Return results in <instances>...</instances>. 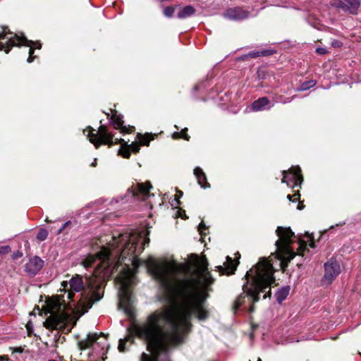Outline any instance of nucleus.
Instances as JSON below:
<instances>
[{
	"label": "nucleus",
	"mask_w": 361,
	"mask_h": 361,
	"mask_svg": "<svg viewBox=\"0 0 361 361\" xmlns=\"http://www.w3.org/2000/svg\"><path fill=\"white\" fill-rule=\"evenodd\" d=\"M190 263L149 258L146 265L157 280L169 305L149 314L135 324L130 333L144 341L151 355L143 353L141 361H170V350L185 341L191 329L192 315L205 319L208 313L203 305L214 281L207 270L205 257L191 255Z\"/></svg>",
	"instance_id": "obj_1"
},
{
	"label": "nucleus",
	"mask_w": 361,
	"mask_h": 361,
	"mask_svg": "<svg viewBox=\"0 0 361 361\" xmlns=\"http://www.w3.org/2000/svg\"><path fill=\"white\" fill-rule=\"evenodd\" d=\"M145 231L132 234L123 233L118 237H113L108 247L103 246L97 255H88L82 259L81 264L85 269L91 267L98 259L102 261L105 268L113 266L116 269L123 263L125 267L116 277L119 285V307L130 318L134 317L133 298L130 287L135 283V273L130 268V264L135 268L140 266L137 256L144 250V246L149 243Z\"/></svg>",
	"instance_id": "obj_2"
},
{
	"label": "nucleus",
	"mask_w": 361,
	"mask_h": 361,
	"mask_svg": "<svg viewBox=\"0 0 361 361\" xmlns=\"http://www.w3.org/2000/svg\"><path fill=\"white\" fill-rule=\"evenodd\" d=\"M274 270L272 264L265 258H262L259 262L247 271L245 283L243 286V293L235 300L233 310L235 312L245 302L246 296L250 300L256 302L259 300V294L264 293V299L271 296L270 286L274 281Z\"/></svg>",
	"instance_id": "obj_3"
},
{
	"label": "nucleus",
	"mask_w": 361,
	"mask_h": 361,
	"mask_svg": "<svg viewBox=\"0 0 361 361\" xmlns=\"http://www.w3.org/2000/svg\"><path fill=\"white\" fill-rule=\"evenodd\" d=\"M85 279L86 286L84 285L82 276L78 274H75L71 279L69 281L71 290L68 291L67 298L72 300L74 296L73 291L80 293L78 295L79 302L85 312H87L92 307L94 302L102 298L104 286L102 281L94 275L86 276Z\"/></svg>",
	"instance_id": "obj_4"
},
{
	"label": "nucleus",
	"mask_w": 361,
	"mask_h": 361,
	"mask_svg": "<svg viewBox=\"0 0 361 361\" xmlns=\"http://www.w3.org/2000/svg\"><path fill=\"white\" fill-rule=\"evenodd\" d=\"M279 239L276 241V257L280 260V266L283 271L287 268L288 263L295 257L296 254L302 255V252L307 249V244L305 241L300 240V247L297 252H295L290 247L293 243L294 233L290 228L279 226L276 231Z\"/></svg>",
	"instance_id": "obj_5"
},
{
	"label": "nucleus",
	"mask_w": 361,
	"mask_h": 361,
	"mask_svg": "<svg viewBox=\"0 0 361 361\" xmlns=\"http://www.w3.org/2000/svg\"><path fill=\"white\" fill-rule=\"evenodd\" d=\"M94 130L90 127L88 130H84L83 133L97 149H98L102 144L112 146L114 144L119 143L121 145V147L118 151V154L124 158L128 159L130 157V152L129 145L128 147H124V146H127V142L123 139H116L114 142L113 135L107 131L106 126L102 125L96 133H94Z\"/></svg>",
	"instance_id": "obj_6"
},
{
	"label": "nucleus",
	"mask_w": 361,
	"mask_h": 361,
	"mask_svg": "<svg viewBox=\"0 0 361 361\" xmlns=\"http://www.w3.org/2000/svg\"><path fill=\"white\" fill-rule=\"evenodd\" d=\"M20 43H23L25 46L30 47L27 62L31 63L35 58L32 56L34 53L32 46L37 44V48L40 49L41 44L38 42H34L27 40L23 35L19 36L17 34H13L10 32L7 27H3L2 29L0 30V51L4 50L6 54H8L13 47L19 46Z\"/></svg>",
	"instance_id": "obj_7"
},
{
	"label": "nucleus",
	"mask_w": 361,
	"mask_h": 361,
	"mask_svg": "<svg viewBox=\"0 0 361 361\" xmlns=\"http://www.w3.org/2000/svg\"><path fill=\"white\" fill-rule=\"evenodd\" d=\"M49 317L46 319L44 326L46 328L60 329L63 326L66 315L61 312V305L59 301H49L47 303Z\"/></svg>",
	"instance_id": "obj_8"
},
{
	"label": "nucleus",
	"mask_w": 361,
	"mask_h": 361,
	"mask_svg": "<svg viewBox=\"0 0 361 361\" xmlns=\"http://www.w3.org/2000/svg\"><path fill=\"white\" fill-rule=\"evenodd\" d=\"M300 168L297 166L291 167L288 171H283L282 183H286L289 186H299L302 183L303 178L300 173Z\"/></svg>",
	"instance_id": "obj_9"
},
{
	"label": "nucleus",
	"mask_w": 361,
	"mask_h": 361,
	"mask_svg": "<svg viewBox=\"0 0 361 361\" xmlns=\"http://www.w3.org/2000/svg\"><path fill=\"white\" fill-rule=\"evenodd\" d=\"M341 267L339 263L331 259L324 264V275L322 281L326 284H331L332 281L339 275Z\"/></svg>",
	"instance_id": "obj_10"
},
{
	"label": "nucleus",
	"mask_w": 361,
	"mask_h": 361,
	"mask_svg": "<svg viewBox=\"0 0 361 361\" xmlns=\"http://www.w3.org/2000/svg\"><path fill=\"white\" fill-rule=\"evenodd\" d=\"M331 5L351 14H356L360 3L358 0H332Z\"/></svg>",
	"instance_id": "obj_11"
},
{
	"label": "nucleus",
	"mask_w": 361,
	"mask_h": 361,
	"mask_svg": "<svg viewBox=\"0 0 361 361\" xmlns=\"http://www.w3.org/2000/svg\"><path fill=\"white\" fill-rule=\"evenodd\" d=\"M44 261L39 257L30 258L25 265V272L30 276H35L43 267Z\"/></svg>",
	"instance_id": "obj_12"
},
{
	"label": "nucleus",
	"mask_w": 361,
	"mask_h": 361,
	"mask_svg": "<svg viewBox=\"0 0 361 361\" xmlns=\"http://www.w3.org/2000/svg\"><path fill=\"white\" fill-rule=\"evenodd\" d=\"M249 13L241 8H232L226 10L224 13L226 18L232 20H240L245 19L248 17Z\"/></svg>",
	"instance_id": "obj_13"
},
{
	"label": "nucleus",
	"mask_w": 361,
	"mask_h": 361,
	"mask_svg": "<svg viewBox=\"0 0 361 361\" xmlns=\"http://www.w3.org/2000/svg\"><path fill=\"white\" fill-rule=\"evenodd\" d=\"M111 123L116 129H120L122 133H128L134 130L133 126H123V121L121 116L117 115L114 111L111 116Z\"/></svg>",
	"instance_id": "obj_14"
},
{
	"label": "nucleus",
	"mask_w": 361,
	"mask_h": 361,
	"mask_svg": "<svg viewBox=\"0 0 361 361\" xmlns=\"http://www.w3.org/2000/svg\"><path fill=\"white\" fill-rule=\"evenodd\" d=\"M152 188V186L149 183H146L145 184L138 183L135 186L132 188V189H129V192L133 197H138V195L140 194L144 197H145L149 192V190Z\"/></svg>",
	"instance_id": "obj_15"
},
{
	"label": "nucleus",
	"mask_w": 361,
	"mask_h": 361,
	"mask_svg": "<svg viewBox=\"0 0 361 361\" xmlns=\"http://www.w3.org/2000/svg\"><path fill=\"white\" fill-rule=\"evenodd\" d=\"M216 269L221 275H229L233 274L234 271L235 270V266L232 258L229 256H227L226 261L224 263V265L217 266Z\"/></svg>",
	"instance_id": "obj_16"
},
{
	"label": "nucleus",
	"mask_w": 361,
	"mask_h": 361,
	"mask_svg": "<svg viewBox=\"0 0 361 361\" xmlns=\"http://www.w3.org/2000/svg\"><path fill=\"white\" fill-rule=\"evenodd\" d=\"M102 335V333L99 335H97V334H89L85 339L81 340L78 342L80 348L81 350H85L90 348L96 342L99 336Z\"/></svg>",
	"instance_id": "obj_17"
},
{
	"label": "nucleus",
	"mask_w": 361,
	"mask_h": 361,
	"mask_svg": "<svg viewBox=\"0 0 361 361\" xmlns=\"http://www.w3.org/2000/svg\"><path fill=\"white\" fill-rule=\"evenodd\" d=\"M194 175L195 176L198 184L203 188L210 187L209 183L207 181V177L202 169L200 167H196L194 169Z\"/></svg>",
	"instance_id": "obj_18"
},
{
	"label": "nucleus",
	"mask_w": 361,
	"mask_h": 361,
	"mask_svg": "<svg viewBox=\"0 0 361 361\" xmlns=\"http://www.w3.org/2000/svg\"><path fill=\"white\" fill-rule=\"evenodd\" d=\"M269 104V100L264 97L252 102L251 108L254 111H262L266 109V106H268Z\"/></svg>",
	"instance_id": "obj_19"
},
{
	"label": "nucleus",
	"mask_w": 361,
	"mask_h": 361,
	"mask_svg": "<svg viewBox=\"0 0 361 361\" xmlns=\"http://www.w3.org/2000/svg\"><path fill=\"white\" fill-rule=\"evenodd\" d=\"M195 9L192 6H186L183 8L178 13V18H185L192 16L195 13Z\"/></svg>",
	"instance_id": "obj_20"
},
{
	"label": "nucleus",
	"mask_w": 361,
	"mask_h": 361,
	"mask_svg": "<svg viewBox=\"0 0 361 361\" xmlns=\"http://www.w3.org/2000/svg\"><path fill=\"white\" fill-rule=\"evenodd\" d=\"M290 288L288 286L280 288L276 293V300L279 303H281L288 295Z\"/></svg>",
	"instance_id": "obj_21"
},
{
	"label": "nucleus",
	"mask_w": 361,
	"mask_h": 361,
	"mask_svg": "<svg viewBox=\"0 0 361 361\" xmlns=\"http://www.w3.org/2000/svg\"><path fill=\"white\" fill-rule=\"evenodd\" d=\"M139 142L142 145H149V142L153 139V136L150 134H145L144 135L138 134Z\"/></svg>",
	"instance_id": "obj_22"
},
{
	"label": "nucleus",
	"mask_w": 361,
	"mask_h": 361,
	"mask_svg": "<svg viewBox=\"0 0 361 361\" xmlns=\"http://www.w3.org/2000/svg\"><path fill=\"white\" fill-rule=\"evenodd\" d=\"M274 53L271 50H263L261 51H253L248 54V56L251 58H257L259 56H266L271 55Z\"/></svg>",
	"instance_id": "obj_23"
},
{
	"label": "nucleus",
	"mask_w": 361,
	"mask_h": 361,
	"mask_svg": "<svg viewBox=\"0 0 361 361\" xmlns=\"http://www.w3.org/2000/svg\"><path fill=\"white\" fill-rule=\"evenodd\" d=\"M133 340V335H128L123 339H120L118 344V350L120 352H124L126 350L125 344L126 342L130 341L132 342Z\"/></svg>",
	"instance_id": "obj_24"
},
{
	"label": "nucleus",
	"mask_w": 361,
	"mask_h": 361,
	"mask_svg": "<svg viewBox=\"0 0 361 361\" xmlns=\"http://www.w3.org/2000/svg\"><path fill=\"white\" fill-rule=\"evenodd\" d=\"M316 85V81L315 80H309V81H306V82H304L300 87L298 88V91H305V90H307L308 89H310V87H314V85Z\"/></svg>",
	"instance_id": "obj_25"
},
{
	"label": "nucleus",
	"mask_w": 361,
	"mask_h": 361,
	"mask_svg": "<svg viewBox=\"0 0 361 361\" xmlns=\"http://www.w3.org/2000/svg\"><path fill=\"white\" fill-rule=\"evenodd\" d=\"M187 130H188V129L185 128L183 130H182L180 133L175 132L173 134V137L174 139H178V138L181 137L185 140H189L190 136L186 133Z\"/></svg>",
	"instance_id": "obj_26"
},
{
	"label": "nucleus",
	"mask_w": 361,
	"mask_h": 361,
	"mask_svg": "<svg viewBox=\"0 0 361 361\" xmlns=\"http://www.w3.org/2000/svg\"><path fill=\"white\" fill-rule=\"evenodd\" d=\"M47 235H48V233L47 231V230L45 229H41L37 235V238L39 240H44L47 238Z\"/></svg>",
	"instance_id": "obj_27"
},
{
	"label": "nucleus",
	"mask_w": 361,
	"mask_h": 361,
	"mask_svg": "<svg viewBox=\"0 0 361 361\" xmlns=\"http://www.w3.org/2000/svg\"><path fill=\"white\" fill-rule=\"evenodd\" d=\"M11 251V249L8 245L0 246V257H3L4 255L9 253Z\"/></svg>",
	"instance_id": "obj_28"
},
{
	"label": "nucleus",
	"mask_w": 361,
	"mask_h": 361,
	"mask_svg": "<svg viewBox=\"0 0 361 361\" xmlns=\"http://www.w3.org/2000/svg\"><path fill=\"white\" fill-rule=\"evenodd\" d=\"M174 13V8L173 7H166L164 10V13L167 17H171Z\"/></svg>",
	"instance_id": "obj_29"
},
{
	"label": "nucleus",
	"mask_w": 361,
	"mask_h": 361,
	"mask_svg": "<svg viewBox=\"0 0 361 361\" xmlns=\"http://www.w3.org/2000/svg\"><path fill=\"white\" fill-rule=\"evenodd\" d=\"M129 148L134 152H138L140 150V145L137 143L133 142L130 145H129Z\"/></svg>",
	"instance_id": "obj_30"
},
{
	"label": "nucleus",
	"mask_w": 361,
	"mask_h": 361,
	"mask_svg": "<svg viewBox=\"0 0 361 361\" xmlns=\"http://www.w3.org/2000/svg\"><path fill=\"white\" fill-rule=\"evenodd\" d=\"M316 52L318 54L324 55V54H326L327 53V50L325 48L318 47V48L316 49Z\"/></svg>",
	"instance_id": "obj_31"
},
{
	"label": "nucleus",
	"mask_w": 361,
	"mask_h": 361,
	"mask_svg": "<svg viewBox=\"0 0 361 361\" xmlns=\"http://www.w3.org/2000/svg\"><path fill=\"white\" fill-rule=\"evenodd\" d=\"M23 256V252L20 251H17L13 253L12 258L13 259H17L18 258H20Z\"/></svg>",
	"instance_id": "obj_32"
},
{
	"label": "nucleus",
	"mask_w": 361,
	"mask_h": 361,
	"mask_svg": "<svg viewBox=\"0 0 361 361\" xmlns=\"http://www.w3.org/2000/svg\"><path fill=\"white\" fill-rule=\"evenodd\" d=\"M206 228L203 222H201L200 224H199V226H198V231H200V233L201 234H203V230H204Z\"/></svg>",
	"instance_id": "obj_33"
},
{
	"label": "nucleus",
	"mask_w": 361,
	"mask_h": 361,
	"mask_svg": "<svg viewBox=\"0 0 361 361\" xmlns=\"http://www.w3.org/2000/svg\"><path fill=\"white\" fill-rule=\"evenodd\" d=\"M71 224V221H66V223H64L62 226V227L59 230V233H62V231L66 228V226H69Z\"/></svg>",
	"instance_id": "obj_34"
},
{
	"label": "nucleus",
	"mask_w": 361,
	"mask_h": 361,
	"mask_svg": "<svg viewBox=\"0 0 361 361\" xmlns=\"http://www.w3.org/2000/svg\"><path fill=\"white\" fill-rule=\"evenodd\" d=\"M331 45L334 47H339L341 46V43L339 41L336 40V41L332 42Z\"/></svg>",
	"instance_id": "obj_35"
},
{
	"label": "nucleus",
	"mask_w": 361,
	"mask_h": 361,
	"mask_svg": "<svg viewBox=\"0 0 361 361\" xmlns=\"http://www.w3.org/2000/svg\"><path fill=\"white\" fill-rule=\"evenodd\" d=\"M9 358L7 355H1L0 356V361H8Z\"/></svg>",
	"instance_id": "obj_36"
},
{
	"label": "nucleus",
	"mask_w": 361,
	"mask_h": 361,
	"mask_svg": "<svg viewBox=\"0 0 361 361\" xmlns=\"http://www.w3.org/2000/svg\"><path fill=\"white\" fill-rule=\"evenodd\" d=\"M295 195H296V196L293 197L292 202H295L298 201L299 200V197H300V194L298 192L295 193Z\"/></svg>",
	"instance_id": "obj_37"
},
{
	"label": "nucleus",
	"mask_w": 361,
	"mask_h": 361,
	"mask_svg": "<svg viewBox=\"0 0 361 361\" xmlns=\"http://www.w3.org/2000/svg\"><path fill=\"white\" fill-rule=\"evenodd\" d=\"M297 195H288L287 196V198L290 200V201H292L293 200V197L296 196Z\"/></svg>",
	"instance_id": "obj_38"
},
{
	"label": "nucleus",
	"mask_w": 361,
	"mask_h": 361,
	"mask_svg": "<svg viewBox=\"0 0 361 361\" xmlns=\"http://www.w3.org/2000/svg\"><path fill=\"white\" fill-rule=\"evenodd\" d=\"M14 351L17 352V353H22L23 349L21 348H16Z\"/></svg>",
	"instance_id": "obj_39"
},
{
	"label": "nucleus",
	"mask_w": 361,
	"mask_h": 361,
	"mask_svg": "<svg viewBox=\"0 0 361 361\" xmlns=\"http://www.w3.org/2000/svg\"><path fill=\"white\" fill-rule=\"evenodd\" d=\"M97 165V159H94V161L91 164L92 166H96Z\"/></svg>",
	"instance_id": "obj_40"
},
{
	"label": "nucleus",
	"mask_w": 361,
	"mask_h": 361,
	"mask_svg": "<svg viewBox=\"0 0 361 361\" xmlns=\"http://www.w3.org/2000/svg\"><path fill=\"white\" fill-rule=\"evenodd\" d=\"M310 246L311 247H314V242L312 240V242L310 243Z\"/></svg>",
	"instance_id": "obj_41"
},
{
	"label": "nucleus",
	"mask_w": 361,
	"mask_h": 361,
	"mask_svg": "<svg viewBox=\"0 0 361 361\" xmlns=\"http://www.w3.org/2000/svg\"><path fill=\"white\" fill-rule=\"evenodd\" d=\"M298 209H300V210H301V209H303V206L299 204L298 205Z\"/></svg>",
	"instance_id": "obj_42"
},
{
	"label": "nucleus",
	"mask_w": 361,
	"mask_h": 361,
	"mask_svg": "<svg viewBox=\"0 0 361 361\" xmlns=\"http://www.w3.org/2000/svg\"><path fill=\"white\" fill-rule=\"evenodd\" d=\"M62 286H64V288H66L67 285H66V284H64V282H63V283H62Z\"/></svg>",
	"instance_id": "obj_43"
},
{
	"label": "nucleus",
	"mask_w": 361,
	"mask_h": 361,
	"mask_svg": "<svg viewBox=\"0 0 361 361\" xmlns=\"http://www.w3.org/2000/svg\"><path fill=\"white\" fill-rule=\"evenodd\" d=\"M253 310H254V308H253V307H252L250 308V312H252Z\"/></svg>",
	"instance_id": "obj_44"
},
{
	"label": "nucleus",
	"mask_w": 361,
	"mask_h": 361,
	"mask_svg": "<svg viewBox=\"0 0 361 361\" xmlns=\"http://www.w3.org/2000/svg\"><path fill=\"white\" fill-rule=\"evenodd\" d=\"M48 361H56L55 360H49Z\"/></svg>",
	"instance_id": "obj_45"
}]
</instances>
